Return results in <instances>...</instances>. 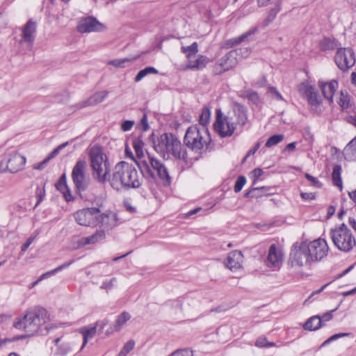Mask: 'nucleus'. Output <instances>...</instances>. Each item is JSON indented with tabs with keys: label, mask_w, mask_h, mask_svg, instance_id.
<instances>
[{
	"label": "nucleus",
	"mask_w": 356,
	"mask_h": 356,
	"mask_svg": "<svg viewBox=\"0 0 356 356\" xmlns=\"http://www.w3.org/2000/svg\"><path fill=\"white\" fill-rule=\"evenodd\" d=\"M159 71L154 67L149 66L140 70L134 78L135 82L140 81L144 77L148 74H157Z\"/></svg>",
	"instance_id": "nucleus-36"
},
{
	"label": "nucleus",
	"mask_w": 356,
	"mask_h": 356,
	"mask_svg": "<svg viewBox=\"0 0 356 356\" xmlns=\"http://www.w3.org/2000/svg\"><path fill=\"white\" fill-rule=\"evenodd\" d=\"M168 356H193V354L192 350L185 348L177 350Z\"/></svg>",
	"instance_id": "nucleus-48"
},
{
	"label": "nucleus",
	"mask_w": 356,
	"mask_h": 356,
	"mask_svg": "<svg viewBox=\"0 0 356 356\" xmlns=\"http://www.w3.org/2000/svg\"><path fill=\"white\" fill-rule=\"evenodd\" d=\"M47 163L48 162L46 161L45 159H44L40 163L35 164L33 168L35 170H42L44 168V166L47 164Z\"/></svg>",
	"instance_id": "nucleus-64"
},
{
	"label": "nucleus",
	"mask_w": 356,
	"mask_h": 356,
	"mask_svg": "<svg viewBox=\"0 0 356 356\" xmlns=\"http://www.w3.org/2000/svg\"><path fill=\"white\" fill-rule=\"evenodd\" d=\"M134 149L138 156H141L143 155V145L144 143L143 141L142 137L138 136L137 138H134L132 143Z\"/></svg>",
	"instance_id": "nucleus-39"
},
{
	"label": "nucleus",
	"mask_w": 356,
	"mask_h": 356,
	"mask_svg": "<svg viewBox=\"0 0 356 356\" xmlns=\"http://www.w3.org/2000/svg\"><path fill=\"white\" fill-rule=\"evenodd\" d=\"M211 138L207 127L197 125L189 127L184 138V144L196 152L203 149L205 145L210 143Z\"/></svg>",
	"instance_id": "nucleus-6"
},
{
	"label": "nucleus",
	"mask_w": 356,
	"mask_h": 356,
	"mask_svg": "<svg viewBox=\"0 0 356 356\" xmlns=\"http://www.w3.org/2000/svg\"><path fill=\"white\" fill-rule=\"evenodd\" d=\"M338 104L340 105L342 109H346L349 107V97L347 93L345 94L342 90L341 91Z\"/></svg>",
	"instance_id": "nucleus-44"
},
{
	"label": "nucleus",
	"mask_w": 356,
	"mask_h": 356,
	"mask_svg": "<svg viewBox=\"0 0 356 356\" xmlns=\"http://www.w3.org/2000/svg\"><path fill=\"white\" fill-rule=\"evenodd\" d=\"M255 346H257V347H259V348H264V347L266 348V346H267V339L265 338V337L257 339L256 342H255Z\"/></svg>",
	"instance_id": "nucleus-58"
},
{
	"label": "nucleus",
	"mask_w": 356,
	"mask_h": 356,
	"mask_svg": "<svg viewBox=\"0 0 356 356\" xmlns=\"http://www.w3.org/2000/svg\"><path fill=\"white\" fill-rule=\"evenodd\" d=\"M138 166L143 177L149 181H155L158 177L163 185L170 184L171 179L166 167L156 158L148 156L147 160L138 163Z\"/></svg>",
	"instance_id": "nucleus-4"
},
{
	"label": "nucleus",
	"mask_w": 356,
	"mask_h": 356,
	"mask_svg": "<svg viewBox=\"0 0 356 356\" xmlns=\"http://www.w3.org/2000/svg\"><path fill=\"white\" fill-rule=\"evenodd\" d=\"M319 48L321 51L334 50L337 48L338 44L335 39L325 38L319 42Z\"/></svg>",
	"instance_id": "nucleus-33"
},
{
	"label": "nucleus",
	"mask_w": 356,
	"mask_h": 356,
	"mask_svg": "<svg viewBox=\"0 0 356 356\" xmlns=\"http://www.w3.org/2000/svg\"><path fill=\"white\" fill-rule=\"evenodd\" d=\"M306 247L313 263L323 259L329 251L327 241L323 238H318L310 243L306 242Z\"/></svg>",
	"instance_id": "nucleus-13"
},
{
	"label": "nucleus",
	"mask_w": 356,
	"mask_h": 356,
	"mask_svg": "<svg viewBox=\"0 0 356 356\" xmlns=\"http://www.w3.org/2000/svg\"><path fill=\"white\" fill-rule=\"evenodd\" d=\"M198 51V44L197 42H193L189 46H182L181 47V51L185 54L186 57L188 60L187 62L191 60V58L196 55Z\"/></svg>",
	"instance_id": "nucleus-32"
},
{
	"label": "nucleus",
	"mask_w": 356,
	"mask_h": 356,
	"mask_svg": "<svg viewBox=\"0 0 356 356\" xmlns=\"http://www.w3.org/2000/svg\"><path fill=\"white\" fill-rule=\"evenodd\" d=\"M257 190H262V191H267L268 190V188L267 187H265V186H262V187H257V188H252L251 190L247 191L244 196L245 197H253V195L252 194L254 191H257Z\"/></svg>",
	"instance_id": "nucleus-56"
},
{
	"label": "nucleus",
	"mask_w": 356,
	"mask_h": 356,
	"mask_svg": "<svg viewBox=\"0 0 356 356\" xmlns=\"http://www.w3.org/2000/svg\"><path fill=\"white\" fill-rule=\"evenodd\" d=\"M243 262V255L242 252L238 250H234L229 253L225 265L232 271H236L242 268Z\"/></svg>",
	"instance_id": "nucleus-20"
},
{
	"label": "nucleus",
	"mask_w": 356,
	"mask_h": 356,
	"mask_svg": "<svg viewBox=\"0 0 356 356\" xmlns=\"http://www.w3.org/2000/svg\"><path fill=\"white\" fill-rule=\"evenodd\" d=\"M210 116V109L207 107L203 108L199 117V122L202 125L201 127H206V125L209 122Z\"/></svg>",
	"instance_id": "nucleus-38"
},
{
	"label": "nucleus",
	"mask_w": 356,
	"mask_h": 356,
	"mask_svg": "<svg viewBox=\"0 0 356 356\" xmlns=\"http://www.w3.org/2000/svg\"><path fill=\"white\" fill-rule=\"evenodd\" d=\"M236 65V51H230L216 63L214 65V72L216 74H221L232 69Z\"/></svg>",
	"instance_id": "nucleus-15"
},
{
	"label": "nucleus",
	"mask_w": 356,
	"mask_h": 356,
	"mask_svg": "<svg viewBox=\"0 0 356 356\" xmlns=\"http://www.w3.org/2000/svg\"><path fill=\"white\" fill-rule=\"evenodd\" d=\"M300 197L304 200H312L315 199V194L314 193H300Z\"/></svg>",
	"instance_id": "nucleus-57"
},
{
	"label": "nucleus",
	"mask_w": 356,
	"mask_h": 356,
	"mask_svg": "<svg viewBox=\"0 0 356 356\" xmlns=\"http://www.w3.org/2000/svg\"><path fill=\"white\" fill-rule=\"evenodd\" d=\"M140 124L143 127V131H146L149 129V124H148V122H147V115L145 114L143 115V118H141V120H140Z\"/></svg>",
	"instance_id": "nucleus-61"
},
{
	"label": "nucleus",
	"mask_w": 356,
	"mask_h": 356,
	"mask_svg": "<svg viewBox=\"0 0 356 356\" xmlns=\"http://www.w3.org/2000/svg\"><path fill=\"white\" fill-rule=\"evenodd\" d=\"M252 173H253L254 177L252 184H255L257 179H259L264 174V171L261 168H255L252 171Z\"/></svg>",
	"instance_id": "nucleus-55"
},
{
	"label": "nucleus",
	"mask_w": 356,
	"mask_h": 356,
	"mask_svg": "<svg viewBox=\"0 0 356 356\" xmlns=\"http://www.w3.org/2000/svg\"><path fill=\"white\" fill-rule=\"evenodd\" d=\"M47 311L42 307H34L24 312L15 318L13 326L17 330H23L28 336L37 334H47L49 332Z\"/></svg>",
	"instance_id": "nucleus-1"
},
{
	"label": "nucleus",
	"mask_w": 356,
	"mask_h": 356,
	"mask_svg": "<svg viewBox=\"0 0 356 356\" xmlns=\"http://www.w3.org/2000/svg\"><path fill=\"white\" fill-rule=\"evenodd\" d=\"M86 169V161L85 160H79L72 171V179L79 193L86 191L90 184V178L87 174Z\"/></svg>",
	"instance_id": "nucleus-9"
},
{
	"label": "nucleus",
	"mask_w": 356,
	"mask_h": 356,
	"mask_svg": "<svg viewBox=\"0 0 356 356\" xmlns=\"http://www.w3.org/2000/svg\"><path fill=\"white\" fill-rule=\"evenodd\" d=\"M34 239H35V236L29 237L27 239V241H26V243H24L22 245V248H21L22 252H25L28 249V248L31 245V244L33 242Z\"/></svg>",
	"instance_id": "nucleus-59"
},
{
	"label": "nucleus",
	"mask_w": 356,
	"mask_h": 356,
	"mask_svg": "<svg viewBox=\"0 0 356 356\" xmlns=\"http://www.w3.org/2000/svg\"><path fill=\"white\" fill-rule=\"evenodd\" d=\"M318 86L322 90L325 99H327L331 104L333 102V96L338 88V82L336 80H332L329 82L318 81Z\"/></svg>",
	"instance_id": "nucleus-22"
},
{
	"label": "nucleus",
	"mask_w": 356,
	"mask_h": 356,
	"mask_svg": "<svg viewBox=\"0 0 356 356\" xmlns=\"http://www.w3.org/2000/svg\"><path fill=\"white\" fill-rule=\"evenodd\" d=\"M104 29V25L92 16L81 19L77 26V31L81 33L102 31Z\"/></svg>",
	"instance_id": "nucleus-17"
},
{
	"label": "nucleus",
	"mask_w": 356,
	"mask_h": 356,
	"mask_svg": "<svg viewBox=\"0 0 356 356\" xmlns=\"http://www.w3.org/2000/svg\"><path fill=\"white\" fill-rule=\"evenodd\" d=\"M334 61L341 71H347L355 63L353 50L351 48H339L334 56Z\"/></svg>",
	"instance_id": "nucleus-14"
},
{
	"label": "nucleus",
	"mask_w": 356,
	"mask_h": 356,
	"mask_svg": "<svg viewBox=\"0 0 356 356\" xmlns=\"http://www.w3.org/2000/svg\"><path fill=\"white\" fill-rule=\"evenodd\" d=\"M210 62V59L204 55H199L195 60H189L186 65V70H200L204 68Z\"/></svg>",
	"instance_id": "nucleus-26"
},
{
	"label": "nucleus",
	"mask_w": 356,
	"mask_h": 356,
	"mask_svg": "<svg viewBox=\"0 0 356 356\" xmlns=\"http://www.w3.org/2000/svg\"><path fill=\"white\" fill-rule=\"evenodd\" d=\"M330 236L334 245L341 251L350 252L356 245L354 236L344 223L332 229Z\"/></svg>",
	"instance_id": "nucleus-7"
},
{
	"label": "nucleus",
	"mask_w": 356,
	"mask_h": 356,
	"mask_svg": "<svg viewBox=\"0 0 356 356\" xmlns=\"http://www.w3.org/2000/svg\"><path fill=\"white\" fill-rule=\"evenodd\" d=\"M90 166L93 178L100 184L111 179V165L108 158L99 148H92L90 152Z\"/></svg>",
	"instance_id": "nucleus-5"
},
{
	"label": "nucleus",
	"mask_w": 356,
	"mask_h": 356,
	"mask_svg": "<svg viewBox=\"0 0 356 356\" xmlns=\"http://www.w3.org/2000/svg\"><path fill=\"white\" fill-rule=\"evenodd\" d=\"M142 182L143 178L135 166L126 161L118 162L115 165L109 179L111 186L117 191L138 188Z\"/></svg>",
	"instance_id": "nucleus-2"
},
{
	"label": "nucleus",
	"mask_w": 356,
	"mask_h": 356,
	"mask_svg": "<svg viewBox=\"0 0 356 356\" xmlns=\"http://www.w3.org/2000/svg\"><path fill=\"white\" fill-rule=\"evenodd\" d=\"M134 123V120H125L121 124V129L123 131H128L131 129Z\"/></svg>",
	"instance_id": "nucleus-52"
},
{
	"label": "nucleus",
	"mask_w": 356,
	"mask_h": 356,
	"mask_svg": "<svg viewBox=\"0 0 356 356\" xmlns=\"http://www.w3.org/2000/svg\"><path fill=\"white\" fill-rule=\"evenodd\" d=\"M341 166L339 164H336L333 167L332 172V179L334 186H337L340 191L343 188V183L341 177Z\"/></svg>",
	"instance_id": "nucleus-31"
},
{
	"label": "nucleus",
	"mask_w": 356,
	"mask_h": 356,
	"mask_svg": "<svg viewBox=\"0 0 356 356\" xmlns=\"http://www.w3.org/2000/svg\"><path fill=\"white\" fill-rule=\"evenodd\" d=\"M194 300L189 296L186 295L184 297H180L172 302V307L179 308L181 311H187L188 309L194 304Z\"/></svg>",
	"instance_id": "nucleus-27"
},
{
	"label": "nucleus",
	"mask_w": 356,
	"mask_h": 356,
	"mask_svg": "<svg viewBox=\"0 0 356 356\" xmlns=\"http://www.w3.org/2000/svg\"><path fill=\"white\" fill-rule=\"evenodd\" d=\"M268 92L270 95L277 101H283L284 98L281 93L277 90L276 88L270 86L268 88Z\"/></svg>",
	"instance_id": "nucleus-49"
},
{
	"label": "nucleus",
	"mask_w": 356,
	"mask_h": 356,
	"mask_svg": "<svg viewBox=\"0 0 356 356\" xmlns=\"http://www.w3.org/2000/svg\"><path fill=\"white\" fill-rule=\"evenodd\" d=\"M307 250L306 242L305 241L296 242L293 244L289 259V264L292 268H300L305 265L310 266L313 263Z\"/></svg>",
	"instance_id": "nucleus-8"
},
{
	"label": "nucleus",
	"mask_w": 356,
	"mask_h": 356,
	"mask_svg": "<svg viewBox=\"0 0 356 356\" xmlns=\"http://www.w3.org/2000/svg\"><path fill=\"white\" fill-rule=\"evenodd\" d=\"M100 209L97 207H89L80 209L74 213L75 221L81 226L96 227L99 225L98 213Z\"/></svg>",
	"instance_id": "nucleus-12"
},
{
	"label": "nucleus",
	"mask_w": 356,
	"mask_h": 356,
	"mask_svg": "<svg viewBox=\"0 0 356 356\" xmlns=\"http://www.w3.org/2000/svg\"><path fill=\"white\" fill-rule=\"evenodd\" d=\"M305 177L308 181H309L312 183V186H314V187H321L322 184L316 177H314L308 173H306Z\"/></svg>",
	"instance_id": "nucleus-50"
},
{
	"label": "nucleus",
	"mask_w": 356,
	"mask_h": 356,
	"mask_svg": "<svg viewBox=\"0 0 356 356\" xmlns=\"http://www.w3.org/2000/svg\"><path fill=\"white\" fill-rule=\"evenodd\" d=\"M283 261V253L278 249L275 244H271L269 249L266 259V265L268 267L274 270L280 268Z\"/></svg>",
	"instance_id": "nucleus-19"
},
{
	"label": "nucleus",
	"mask_w": 356,
	"mask_h": 356,
	"mask_svg": "<svg viewBox=\"0 0 356 356\" xmlns=\"http://www.w3.org/2000/svg\"><path fill=\"white\" fill-rule=\"evenodd\" d=\"M298 91L300 95L307 99L309 105L316 106L321 104V98L314 86L307 83H302L298 86Z\"/></svg>",
	"instance_id": "nucleus-16"
},
{
	"label": "nucleus",
	"mask_w": 356,
	"mask_h": 356,
	"mask_svg": "<svg viewBox=\"0 0 356 356\" xmlns=\"http://www.w3.org/2000/svg\"><path fill=\"white\" fill-rule=\"evenodd\" d=\"M71 351V347L68 343H62L57 348L56 353L60 356H64Z\"/></svg>",
	"instance_id": "nucleus-45"
},
{
	"label": "nucleus",
	"mask_w": 356,
	"mask_h": 356,
	"mask_svg": "<svg viewBox=\"0 0 356 356\" xmlns=\"http://www.w3.org/2000/svg\"><path fill=\"white\" fill-rule=\"evenodd\" d=\"M37 24L32 19H29L22 28V37L19 44H26L27 47H31L35 37Z\"/></svg>",
	"instance_id": "nucleus-18"
},
{
	"label": "nucleus",
	"mask_w": 356,
	"mask_h": 356,
	"mask_svg": "<svg viewBox=\"0 0 356 356\" xmlns=\"http://www.w3.org/2000/svg\"><path fill=\"white\" fill-rule=\"evenodd\" d=\"M134 346L135 341L131 339L124 344L121 350L127 355L130 351H131L134 349Z\"/></svg>",
	"instance_id": "nucleus-51"
},
{
	"label": "nucleus",
	"mask_w": 356,
	"mask_h": 356,
	"mask_svg": "<svg viewBox=\"0 0 356 356\" xmlns=\"http://www.w3.org/2000/svg\"><path fill=\"white\" fill-rule=\"evenodd\" d=\"M74 262V259H72L69 261H67L61 265H60L59 266L56 267V268L51 270H49L45 273H43L42 275H41L40 276V280H43L44 279H47L52 275H54L56 273L61 271L63 269H65L67 268H68L70 265H72L73 263Z\"/></svg>",
	"instance_id": "nucleus-35"
},
{
	"label": "nucleus",
	"mask_w": 356,
	"mask_h": 356,
	"mask_svg": "<svg viewBox=\"0 0 356 356\" xmlns=\"http://www.w3.org/2000/svg\"><path fill=\"white\" fill-rule=\"evenodd\" d=\"M105 236L104 230H97L95 234L90 236L81 238L78 243L79 246L95 244L104 239Z\"/></svg>",
	"instance_id": "nucleus-24"
},
{
	"label": "nucleus",
	"mask_w": 356,
	"mask_h": 356,
	"mask_svg": "<svg viewBox=\"0 0 356 356\" xmlns=\"http://www.w3.org/2000/svg\"><path fill=\"white\" fill-rule=\"evenodd\" d=\"M136 58H134L132 59H130V58H122V59H115V60H111L108 62V64L111 65H113L115 67H120V68H123L124 67V63H128V62H131L132 60H134Z\"/></svg>",
	"instance_id": "nucleus-43"
},
{
	"label": "nucleus",
	"mask_w": 356,
	"mask_h": 356,
	"mask_svg": "<svg viewBox=\"0 0 356 356\" xmlns=\"http://www.w3.org/2000/svg\"><path fill=\"white\" fill-rule=\"evenodd\" d=\"M245 97L252 102L254 104H258L259 102V97L257 92L252 90H248L246 92Z\"/></svg>",
	"instance_id": "nucleus-47"
},
{
	"label": "nucleus",
	"mask_w": 356,
	"mask_h": 356,
	"mask_svg": "<svg viewBox=\"0 0 356 356\" xmlns=\"http://www.w3.org/2000/svg\"><path fill=\"white\" fill-rule=\"evenodd\" d=\"M344 156L346 160H356V137L353 138L346 146L343 151Z\"/></svg>",
	"instance_id": "nucleus-29"
},
{
	"label": "nucleus",
	"mask_w": 356,
	"mask_h": 356,
	"mask_svg": "<svg viewBox=\"0 0 356 356\" xmlns=\"http://www.w3.org/2000/svg\"><path fill=\"white\" fill-rule=\"evenodd\" d=\"M348 335H350V333L341 332V333L333 334L332 336L329 337V339H330V341H331V342H332V341H335L341 337L348 336Z\"/></svg>",
	"instance_id": "nucleus-63"
},
{
	"label": "nucleus",
	"mask_w": 356,
	"mask_h": 356,
	"mask_svg": "<svg viewBox=\"0 0 356 356\" xmlns=\"http://www.w3.org/2000/svg\"><path fill=\"white\" fill-rule=\"evenodd\" d=\"M236 128L235 121L232 116H222L221 111L220 109L217 111L214 129L220 137H230L234 133Z\"/></svg>",
	"instance_id": "nucleus-11"
},
{
	"label": "nucleus",
	"mask_w": 356,
	"mask_h": 356,
	"mask_svg": "<svg viewBox=\"0 0 356 356\" xmlns=\"http://www.w3.org/2000/svg\"><path fill=\"white\" fill-rule=\"evenodd\" d=\"M254 32V31H248L244 33H243L242 35H241L240 36H238V38H233V39H231L229 40V42L231 44V47L232 46H234V45H236V44H240L241 42L245 41L249 36H250Z\"/></svg>",
	"instance_id": "nucleus-41"
},
{
	"label": "nucleus",
	"mask_w": 356,
	"mask_h": 356,
	"mask_svg": "<svg viewBox=\"0 0 356 356\" xmlns=\"http://www.w3.org/2000/svg\"><path fill=\"white\" fill-rule=\"evenodd\" d=\"M108 93L105 90L97 92L83 103V106H93L102 102L107 97Z\"/></svg>",
	"instance_id": "nucleus-30"
},
{
	"label": "nucleus",
	"mask_w": 356,
	"mask_h": 356,
	"mask_svg": "<svg viewBox=\"0 0 356 356\" xmlns=\"http://www.w3.org/2000/svg\"><path fill=\"white\" fill-rule=\"evenodd\" d=\"M154 149L165 158L171 154L174 157L186 162L187 152L178 138L171 133L162 134L158 143L154 145Z\"/></svg>",
	"instance_id": "nucleus-3"
},
{
	"label": "nucleus",
	"mask_w": 356,
	"mask_h": 356,
	"mask_svg": "<svg viewBox=\"0 0 356 356\" xmlns=\"http://www.w3.org/2000/svg\"><path fill=\"white\" fill-rule=\"evenodd\" d=\"M99 225L106 229H112L119 223V219L116 213L108 211L102 214L98 213Z\"/></svg>",
	"instance_id": "nucleus-21"
},
{
	"label": "nucleus",
	"mask_w": 356,
	"mask_h": 356,
	"mask_svg": "<svg viewBox=\"0 0 356 356\" xmlns=\"http://www.w3.org/2000/svg\"><path fill=\"white\" fill-rule=\"evenodd\" d=\"M56 188L58 191H60L67 202H70L74 200L70 188L67 184V178L65 174H63L56 184Z\"/></svg>",
	"instance_id": "nucleus-25"
},
{
	"label": "nucleus",
	"mask_w": 356,
	"mask_h": 356,
	"mask_svg": "<svg viewBox=\"0 0 356 356\" xmlns=\"http://www.w3.org/2000/svg\"><path fill=\"white\" fill-rule=\"evenodd\" d=\"M97 323L90 328L83 327L81 330V333L83 334V342L80 350H83L88 343V339H92L95 335L97 332Z\"/></svg>",
	"instance_id": "nucleus-34"
},
{
	"label": "nucleus",
	"mask_w": 356,
	"mask_h": 356,
	"mask_svg": "<svg viewBox=\"0 0 356 356\" xmlns=\"http://www.w3.org/2000/svg\"><path fill=\"white\" fill-rule=\"evenodd\" d=\"M131 318V315L129 312H123L120 314L115 321V330L120 331L122 326Z\"/></svg>",
	"instance_id": "nucleus-37"
},
{
	"label": "nucleus",
	"mask_w": 356,
	"mask_h": 356,
	"mask_svg": "<svg viewBox=\"0 0 356 356\" xmlns=\"http://www.w3.org/2000/svg\"><path fill=\"white\" fill-rule=\"evenodd\" d=\"M44 196V190L43 189H37V197L38 201L36 202L35 207L38 206Z\"/></svg>",
	"instance_id": "nucleus-62"
},
{
	"label": "nucleus",
	"mask_w": 356,
	"mask_h": 356,
	"mask_svg": "<svg viewBox=\"0 0 356 356\" xmlns=\"http://www.w3.org/2000/svg\"><path fill=\"white\" fill-rule=\"evenodd\" d=\"M323 325L324 324L322 323V318H320V316L316 315L309 318L304 324L303 327L306 330L314 331Z\"/></svg>",
	"instance_id": "nucleus-28"
},
{
	"label": "nucleus",
	"mask_w": 356,
	"mask_h": 356,
	"mask_svg": "<svg viewBox=\"0 0 356 356\" xmlns=\"http://www.w3.org/2000/svg\"><path fill=\"white\" fill-rule=\"evenodd\" d=\"M26 158L17 152L5 154L0 161V172L16 173L24 168Z\"/></svg>",
	"instance_id": "nucleus-10"
},
{
	"label": "nucleus",
	"mask_w": 356,
	"mask_h": 356,
	"mask_svg": "<svg viewBox=\"0 0 356 356\" xmlns=\"http://www.w3.org/2000/svg\"><path fill=\"white\" fill-rule=\"evenodd\" d=\"M115 278H112L110 280H105L103 282L101 288L106 290H109L112 289L113 286L114 282H115Z\"/></svg>",
	"instance_id": "nucleus-53"
},
{
	"label": "nucleus",
	"mask_w": 356,
	"mask_h": 356,
	"mask_svg": "<svg viewBox=\"0 0 356 356\" xmlns=\"http://www.w3.org/2000/svg\"><path fill=\"white\" fill-rule=\"evenodd\" d=\"M245 183H246V178L243 175L239 176L237 178L235 185H234V191L236 193L240 192L242 190L244 185L245 184Z\"/></svg>",
	"instance_id": "nucleus-46"
},
{
	"label": "nucleus",
	"mask_w": 356,
	"mask_h": 356,
	"mask_svg": "<svg viewBox=\"0 0 356 356\" xmlns=\"http://www.w3.org/2000/svg\"><path fill=\"white\" fill-rule=\"evenodd\" d=\"M259 147H260V143H259V142H258V143H257L255 144V145H254V147L253 148L250 149L248 152V153H247V154L245 155V156L244 157V159H243V161L244 162V161L247 159V158H248V157H249V156H252V155L254 154V153L258 150V149L259 148Z\"/></svg>",
	"instance_id": "nucleus-54"
},
{
	"label": "nucleus",
	"mask_w": 356,
	"mask_h": 356,
	"mask_svg": "<svg viewBox=\"0 0 356 356\" xmlns=\"http://www.w3.org/2000/svg\"><path fill=\"white\" fill-rule=\"evenodd\" d=\"M335 309L331 310L330 312H327L325 314H323L322 316H320V318H322V323H323V321H329L332 318V312H334Z\"/></svg>",
	"instance_id": "nucleus-60"
},
{
	"label": "nucleus",
	"mask_w": 356,
	"mask_h": 356,
	"mask_svg": "<svg viewBox=\"0 0 356 356\" xmlns=\"http://www.w3.org/2000/svg\"><path fill=\"white\" fill-rule=\"evenodd\" d=\"M234 114L232 115L235 124L243 127L248 122V111L245 106L241 104H236L234 108Z\"/></svg>",
	"instance_id": "nucleus-23"
},
{
	"label": "nucleus",
	"mask_w": 356,
	"mask_h": 356,
	"mask_svg": "<svg viewBox=\"0 0 356 356\" xmlns=\"http://www.w3.org/2000/svg\"><path fill=\"white\" fill-rule=\"evenodd\" d=\"M284 139L282 134H275L271 136L266 141L265 145L266 147H271L274 145H277Z\"/></svg>",
	"instance_id": "nucleus-42"
},
{
	"label": "nucleus",
	"mask_w": 356,
	"mask_h": 356,
	"mask_svg": "<svg viewBox=\"0 0 356 356\" xmlns=\"http://www.w3.org/2000/svg\"><path fill=\"white\" fill-rule=\"evenodd\" d=\"M280 10V0H277L275 3V6L274 8H272L268 14V16L266 17L267 22L270 23L271 22H273Z\"/></svg>",
	"instance_id": "nucleus-40"
}]
</instances>
